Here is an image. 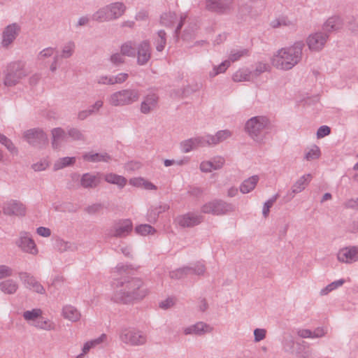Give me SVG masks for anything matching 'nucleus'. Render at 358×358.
Here are the masks:
<instances>
[{
    "label": "nucleus",
    "mask_w": 358,
    "mask_h": 358,
    "mask_svg": "<svg viewBox=\"0 0 358 358\" xmlns=\"http://www.w3.org/2000/svg\"><path fill=\"white\" fill-rule=\"evenodd\" d=\"M344 280H338L336 281H334L331 282V284L328 285L326 287L322 289L320 292L321 295H326L330 292L336 289L338 287H341L343 285Z\"/></svg>",
    "instance_id": "nucleus-36"
},
{
    "label": "nucleus",
    "mask_w": 358,
    "mask_h": 358,
    "mask_svg": "<svg viewBox=\"0 0 358 358\" xmlns=\"http://www.w3.org/2000/svg\"><path fill=\"white\" fill-rule=\"evenodd\" d=\"M121 52L124 55H132L134 53V48L131 42L125 43L122 45Z\"/></svg>",
    "instance_id": "nucleus-44"
},
{
    "label": "nucleus",
    "mask_w": 358,
    "mask_h": 358,
    "mask_svg": "<svg viewBox=\"0 0 358 358\" xmlns=\"http://www.w3.org/2000/svg\"><path fill=\"white\" fill-rule=\"evenodd\" d=\"M148 292L141 279L131 278L121 282V287L116 293V300L122 303H132L144 299Z\"/></svg>",
    "instance_id": "nucleus-1"
},
{
    "label": "nucleus",
    "mask_w": 358,
    "mask_h": 358,
    "mask_svg": "<svg viewBox=\"0 0 358 358\" xmlns=\"http://www.w3.org/2000/svg\"><path fill=\"white\" fill-rule=\"evenodd\" d=\"M254 335L255 341L259 342L265 338L266 331L263 329H257L254 331Z\"/></svg>",
    "instance_id": "nucleus-48"
},
{
    "label": "nucleus",
    "mask_w": 358,
    "mask_h": 358,
    "mask_svg": "<svg viewBox=\"0 0 358 358\" xmlns=\"http://www.w3.org/2000/svg\"><path fill=\"white\" fill-rule=\"evenodd\" d=\"M75 159L73 157H64L55 164V169H59L73 164Z\"/></svg>",
    "instance_id": "nucleus-42"
},
{
    "label": "nucleus",
    "mask_w": 358,
    "mask_h": 358,
    "mask_svg": "<svg viewBox=\"0 0 358 358\" xmlns=\"http://www.w3.org/2000/svg\"><path fill=\"white\" fill-rule=\"evenodd\" d=\"M301 55L300 46L282 49L273 57L272 63L278 69H290L298 62Z\"/></svg>",
    "instance_id": "nucleus-2"
},
{
    "label": "nucleus",
    "mask_w": 358,
    "mask_h": 358,
    "mask_svg": "<svg viewBox=\"0 0 358 358\" xmlns=\"http://www.w3.org/2000/svg\"><path fill=\"white\" fill-rule=\"evenodd\" d=\"M127 78V75L126 73H120L115 78H110L109 79L105 78L104 80L102 81L103 84H115L118 83H122L126 80Z\"/></svg>",
    "instance_id": "nucleus-38"
},
{
    "label": "nucleus",
    "mask_w": 358,
    "mask_h": 358,
    "mask_svg": "<svg viewBox=\"0 0 358 358\" xmlns=\"http://www.w3.org/2000/svg\"><path fill=\"white\" fill-rule=\"evenodd\" d=\"M52 145L55 146L59 140H62L64 138V131L60 129H55L52 130Z\"/></svg>",
    "instance_id": "nucleus-41"
},
{
    "label": "nucleus",
    "mask_w": 358,
    "mask_h": 358,
    "mask_svg": "<svg viewBox=\"0 0 358 358\" xmlns=\"http://www.w3.org/2000/svg\"><path fill=\"white\" fill-rule=\"evenodd\" d=\"M20 31V27L16 23H13L6 26L2 32L1 45L3 48L10 46Z\"/></svg>",
    "instance_id": "nucleus-6"
},
{
    "label": "nucleus",
    "mask_w": 358,
    "mask_h": 358,
    "mask_svg": "<svg viewBox=\"0 0 358 358\" xmlns=\"http://www.w3.org/2000/svg\"><path fill=\"white\" fill-rule=\"evenodd\" d=\"M201 221L200 216L194 214H187L177 218L178 224L183 227H189L199 224Z\"/></svg>",
    "instance_id": "nucleus-14"
},
{
    "label": "nucleus",
    "mask_w": 358,
    "mask_h": 358,
    "mask_svg": "<svg viewBox=\"0 0 358 358\" xmlns=\"http://www.w3.org/2000/svg\"><path fill=\"white\" fill-rule=\"evenodd\" d=\"M330 134V128L327 126H322L319 128L317 132V137L322 138Z\"/></svg>",
    "instance_id": "nucleus-47"
},
{
    "label": "nucleus",
    "mask_w": 358,
    "mask_h": 358,
    "mask_svg": "<svg viewBox=\"0 0 358 358\" xmlns=\"http://www.w3.org/2000/svg\"><path fill=\"white\" fill-rule=\"evenodd\" d=\"M27 76V71L24 68L17 69L15 71L9 73L4 80L7 86H13L20 82V80Z\"/></svg>",
    "instance_id": "nucleus-13"
},
{
    "label": "nucleus",
    "mask_w": 358,
    "mask_h": 358,
    "mask_svg": "<svg viewBox=\"0 0 358 358\" xmlns=\"http://www.w3.org/2000/svg\"><path fill=\"white\" fill-rule=\"evenodd\" d=\"M324 334V331L323 329H318L315 332H311L308 329H301L299 331V335L303 338H313V337H320Z\"/></svg>",
    "instance_id": "nucleus-33"
},
{
    "label": "nucleus",
    "mask_w": 358,
    "mask_h": 358,
    "mask_svg": "<svg viewBox=\"0 0 358 358\" xmlns=\"http://www.w3.org/2000/svg\"><path fill=\"white\" fill-rule=\"evenodd\" d=\"M53 53L54 50L52 48H45L39 53L38 57L40 59H43L47 57L51 56Z\"/></svg>",
    "instance_id": "nucleus-53"
},
{
    "label": "nucleus",
    "mask_w": 358,
    "mask_h": 358,
    "mask_svg": "<svg viewBox=\"0 0 358 358\" xmlns=\"http://www.w3.org/2000/svg\"><path fill=\"white\" fill-rule=\"evenodd\" d=\"M338 28V20L336 18H330L325 24L327 31L337 29Z\"/></svg>",
    "instance_id": "nucleus-43"
},
{
    "label": "nucleus",
    "mask_w": 358,
    "mask_h": 358,
    "mask_svg": "<svg viewBox=\"0 0 358 358\" xmlns=\"http://www.w3.org/2000/svg\"><path fill=\"white\" fill-rule=\"evenodd\" d=\"M224 164L223 158L219 157L213 159V161H205L200 164V169L203 172H211L214 170L219 169L222 167Z\"/></svg>",
    "instance_id": "nucleus-15"
},
{
    "label": "nucleus",
    "mask_w": 358,
    "mask_h": 358,
    "mask_svg": "<svg viewBox=\"0 0 358 358\" xmlns=\"http://www.w3.org/2000/svg\"><path fill=\"white\" fill-rule=\"evenodd\" d=\"M165 34H166L165 32L163 31H160L158 33V36L161 38L160 39V43H159V44L157 47V49L159 51H162L164 49V45L166 44Z\"/></svg>",
    "instance_id": "nucleus-50"
},
{
    "label": "nucleus",
    "mask_w": 358,
    "mask_h": 358,
    "mask_svg": "<svg viewBox=\"0 0 358 358\" xmlns=\"http://www.w3.org/2000/svg\"><path fill=\"white\" fill-rule=\"evenodd\" d=\"M238 194V189L236 187H231L228 189L227 195L230 197L234 196Z\"/></svg>",
    "instance_id": "nucleus-59"
},
{
    "label": "nucleus",
    "mask_w": 358,
    "mask_h": 358,
    "mask_svg": "<svg viewBox=\"0 0 358 358\" xmlns=\"http://www.w3.org/2000/svg\"><path fill=\"white\" fill-rule=\"evenodd\" d=\"M173 304H174V301L173 299H167L165 301L161 302L160 307L162 308L166 309V308L171 307Z\"/></svg>",
    "instance_id": "nucleus-54"
},
{
    "label": "nucleus",
    "mask_w": 358,
    "mask_h": 358,
    "mask_svg": "<svg viewBox=\"0 0 358 358\" xmlns=\"http://www.w3.org/2000/svg\"><path fill=\"white\" fill-rule=\"evenodd\" d=\"M269 125V122L266 117H254L250 119L246 124L245 129L249 135L255 141L262 140L264 130Z\"/></svg>",
    "instance_id": "nucleus-3"
},
{
    "label": "nucleus",
    "mask_w": 358,
    "mask_h": 358,
    "mask_svg": "<svg viewBox=\"0 0 358 358\" xmlns=\"http://www.w3.org/2000/svg\"><path fill=\"white\" fill-rule=\"evenodd\" d=\"M346 206L351 208H355L358 210V199H350L347 201Z\"/></svg>",
    "instance_id": "nucleus-56"
},
{
    "label": "nucleus",
    "mask_w": 358,
    "mask_h": 358,
    "mask_svg": "<svg viewBox=\"0 0 358 358\" xmlns=\"http://www.w3.org/2000/svg\"><path fill=\"white\" fill-rule=\"evenodd\" d=\"M0 143L5 145V146L10 151H15V147L13 144L8 140L5 136L0 134Z\"/></svg>",
    "instance_id": "nucleus-46"
},
{
    "label": "nucleus",
    "mask_w": 358,
    "mask_h": 358,
    "mask_svg": "<svg viewBox=\"0 0 358 358\" xmlns=\"http://www.w3.org/2000/svg\"><path fill=\"white\" fill-rule=\"evenodd\" d=\"M47 166H48L47 163H41L40 164H35L33 167L35 171H42V170L45 169Z\"/></svg>",
    "instance_id": "nucleus-58"
},
{
    "label": "nucleus",
    "mask_w": 358,
    "mask_h": 358,
    "mask_svg": "<svg viewBox=\"0 0 358 358\" xmlns=\"http://www.w3.org/2000/svg\"><path fill=\"white\" fill-rule=\"evenodd\" d=\"M208 145L206 137L203 139L199 138H192L182 143V149L185 152H188L193 149Z\"/></svg>",
    "instance_id": "nucleus-17"
},
{
    "label": "nucleus",
    "mask_w": 358,
    "mask_h": 358,
    "mask_svg": "<svg viewBox=\"0 0 358 358\" xmlns=\"http://www.w3.org/2000/svg\"><path fill=\"white\" fill-rule=\"evenodd\" d=\"M174 164V163H173V161H171V160H169V159H166V160H165V162H164V165H165L166 166H171V165H172V164Z\"/></svg>",
    "instance_id": "nucleus-62"
},
{
    "label": "nucleus",
    "mask_w": 358,
    "mask_h": 358,
    "mask_svg": "<svg viewBox=\"0 0 358 358\" xmlns=\"http://www.w3.org/2000/svg\"><path fill=\"white\" fill-rule=\"evenodd\" d=\"M15 243L22 251L34 255L38 254L37 246L34 241L27 233H21Z\"/></svg>",
    "instance_id": "nucleus-8"
},
{
    "label": "nucleus",
    "mask_w": 358,
    "mask_h": 358,
    "mask_svg": "<svg viewBox=\"0 0 358 358\" xmlns=\"http://www.w3.org/2000/svg\"><path fill=\"white\" fill-rule=\"evenodd\" d=\"M259 178L257 176H252L244 180L240 187V190L243 194H247L255 189Z\"/></svg>",
    "instance_id": "nucleus-27"
},
{
    "label": "nucleus",
    "mask_w": 358,
    "mask_h": 358,
    "mask_svg": "<svg viewBox=\"0 0 358 358\" xmlns=\"http://www.w3.org/2000/svg\"><path fill=\"white\" fill-rule=\"evenodd\" d=\"M111 60L114 63H120L122 62V57L118 54L113 55L111 57Z\"/></svg>",
    "instance_id": "nucleus-60"
},
{
    "label": "nucleus",
    "mask_w": 358,
    "mask_h": 358,
    "mask_svg": "<svg viewBox=\"0 0 358 358\" xmlns=\"http://www.w3.org/2000/svg\"><path fill=\"white\" fill-rule=\"evenodd\" d=\"M3 212L7 215H24L26 208L22 203L16 201H10L4 205Z\"/></svg>",
    "instance_id": "nucleus-12"
},
{
    "label": "nucleus",
    "mask_w": 358,
    "mask_h": 358,
    "mask_svg": "<svg viewBox=\"0 0 358 358\" xmlns=\"http://www.w3.org/2000/svg\"><path fill=\"white\" fill-rule=\"evenodd\" d=\"M120 340L128 345H138L145 343V336L141 332L134 329H123L120 336Z\"/></svg>",
    "instance_id": "nucleus-5"
},
{
    "label": "nucleus",
    "mask_w": 358,
    "mask_h": 358,
    "mask_svg": "<svg viewBox=\"0 0 358 358\" xmlns=\"http://www.w3.org/2000/svg\"><path fill=\"white\" fill-rule=\"evenodd\" d=\"M106 336L105 334H102L99 338L85 343L83 348V353L78 355L76 358H82L85 354H87L90 350V349L106 341Z\"/></svg>",
    "instance_id": "nucleus-22"
},
{
    "label": "nucleus",
    "mask_w": 358,
    "mask_h": 358,
    "mask_svg": "<svg viewBox=\"0 0 358 358\" xmlns=\"http://www.w3.org/2000/svg\"><path fill=\"white\" fill-rule=\"evenodd\" d=\"M74 45L72 43H69L62 51V57H68L71 55L73 51Z\"/></svg>",
    "instance_id": "nucleus-52"
},
{
    "label": "nucleus",
    "mask_w": 358,
    "mask_h": 358,
    "mask_svg": "<svg viewBox=\"0 0 358 358\" xmlns=\"http://www.w3.org/2000/svg\"><path fill=\"white\" fill-rule=\"evenodd\" d=\"M99 182V178L95 176L85 174L81 179V185L85 187L96 186Z\"/></svg>",
    "instance_id": "nucleus-31"
},
{
    "label": "nucleus",
    "mask_w": 358,
    "mask_h": 358,
    "mask_svg": "<svg viewBox=\"0 0 358 358\" xmlns=\"http://www.w3.org/2000/svg\"><path fill=\"white\" fill-rule=\"evenodd\" d=\"M231 136V133L229 131H220L216 134L215 136H206V138L207 141V144L215 145L227 138H228Z\"/></svg>",
    "instance_id": "nucleus-24"
},
{
    "label": "nucleus",
    "mask_w": 358,
    "mask_h": 358,
    "mask_svg": "<svg viewBox=\"0 0 358 358\" xmlns=\"http://www.w3.org/2000/svg\"><path fill=\"white\" fill-rule=\"evenodd\" d=\"M312 180L310 174H306L299 178L292 186V191L294 193H299L303 191Z\"/></svg>",
    "instance_id": "nucleus-21"
},
{
    "label": "nucleus",
    "mask_w": 358,
    "mask_h": 358,
    "mask_svg": "<svg viewBox=\"0 0 358 358\" xmlns=\"http://www.w3.org/2000/svg\"><path fill=\"white\" fill-rule=\"evenodd\" d=\"M210 327L202 322H199L192 327L186 328L185 329V333L186 334H194L197 335H201L203 334L210 332Z\"/></svg>",
    "instance_id": "nucleus-19"
},
{
    "label": "nucleus",
    "mask_w": 358,
    "mask_h": 358,
    "mask_svg": "<svg viewBox=\"0 0 358 358\" xmlns=\"http://www.w3.org/2000/svg\"><path fill=\"white\" fill-rule=\"evenodd\" d=\"M20 278L22 280L27 282V286L29 289L40 294L44 292L43 287L38 282H37L33 276H31L29 274L27 273H22L20 274Z\"/></svg>",
    "instance_id": "nucleus-16"
},
{
    "label": "nucleus",
    "mask_w": 358,
    "mask_h": 358,
    "mask_svg": "<svg viewBox=\"0 0 358 358\" xmlns=\"http://www.w3.org/2000/svg\"><path fill=\"white\" fill-rule=\"evenodd\" d=\"M35 326L46 330H50L54 328V324L48 319H45L43 317H40L35 323Z\"/></svg>",
    "instance_id": "nucleus-34"
},
{
    "label": "nucleus",
    "mask_w": 358,
    "mask_h": 358,
    "mask_svg": "<svg viewBox=\"0 0 358 358\" xmlns=\"http://www.w3.org/2000/svg\"><path fill=\"white\" fill-rule=\"evenodd\" d=\"M25 138L30 143L38 141H44L46 138L42 131L38 129H30L25 133Z\"/></svg>",
    "instance_id": "nucleus-20"
},
{
    "label": "nucleus",
    "mask_w": 358,
    "mask_h": 358,
    "mask_svg": "<svg viewBox=\"0 0 358 358\" xmlns=\"http://www.w3.org/2000/svg\"><path fill=\"white\" fill-rule=\"evenodd\" d=\"M41 311L39 309H34L31 311H26L24 313V317L27 320H32L34 324L41 317Z\"/></svg>",
    "instance_id": "nucleus-35"
},
{
    "label": "nucleus",
    "mask_w": 358,
    "mask_h": 358,
    "mask_svg": "<svg viewBox=\"0 0 358 358\" xmlns=\"http://www.w3.org/2000/svg\"><path fill=\"white\" fill-rule=\"evenodd\" d=\"M230 62L229 61H224L218 66L213 69V71L210 73L211 76H215L219 73H224L227 69L229 66Z\"/></svg>",
    "instance_id": "nucleus-40"
},
{
    "label": "nucleus",
    "mask_w": 358,
    "mask_h": 358,
    "mask_svg": "<svg viewBox=\"0 0 358 358\" xmlns=\"http://www.w3.org/2000/svg\"><path fill=\"white\" fill-rule=\"evenodd\" d=\"M273 205L272 201H268L265 203L264 208H263V214L265 217H267L269 213L270 208Z\"/></svg>",
    "instance_id": "nucleus-55"
},
{
    "label": "nucleus",
    "mask_w": 358,
    "mask_h": 358,
    "mask_svg": "<svg viewBox=\"0 0 358 358\" xmlns=\"http://www.w3.org/2000/svg\"><path fill=\"white\" fill-rule=\"evenodd\" d=\"M88 22V19L87 17H81L80 20H79V24L80 25H84L85 24H87V22Z\"/></svg>",
    "instance_id": "nucleus-61"
},
{
    "label": "nucleus",
    "mask_w": 358,
    "mask_h": 358,
    "mask_svg": "<svg viewBox=\"0 0 358 358\" xmlns=\"http://www.w3.org/2000/svg\"><path fill=\"white\" fill-rule=\"evenodd\" d=\"M62 316L71 322H78L81 318V313L72 305H66L62 309Z\"/></svg>",
    "instance_id": "nucleus-11"
},
{
    "label": "nucleus",
    "mask_w": 358,
    "mask_h": 358,
    "mask_svg": "<svg viewBox=\"0 0 358 358\" xmlns=\"http://www.w3.org/2000/svg\"><path fill=\"white\" fill-rule=\"evenodd\" d=\"M17 283L13 280H7L0 283V288L2 292L6 294H13L17 289Z\"/></svg>",
    "instance_id": "nucleus-29"
},
{
    "label": "nucleus",
    "mask_w": 358,
    "mask_h": 358,
    "mask_svg": "<svg viewBox=\"0 0 358 358\" xmlns=\"http://www.w3.org/2000/svg\"><path fill=\"white\" fill-rule=\"evenodd\" d=\"M131 222L129 220H123L115 227V235L117 236L126 235L131 231Z\"/></svg>",
    "instance_id": "nucleus-26"
},
{
    "label": "nucleus",
    "mask_w": 358,
    "mask_h": 358,
    "mask_svg": "<svg viewBox=\"0 0 358 358\" xmlns=\"http://www.w3.org/2000/svg\"><path fill=\"white\" fill-rule=\"evenodd\" d=\"M129 184L145 189H155L156 187L150 182L142 178H134L129 180Z\"/></svg>",
    "instance_id": "nucleus-28"
},
{
    "label": "nucleus",
    "mask_w": 358,
    "mask_h": 358,
    "mask_svg": "<svg viewBox=\"0 0 358 358\" xmlns=\"http://www.w3.org/2000/svg\"><path fill=\"white\" fill-rule=\"evenodd\" d=\"M105 179L108 182L115 184L120 187H124L127 183V180L124 177L113 173L107 174Z\"/></svg>",
    "instance_id": "nucleus-30"
},
{
    "label": "nucleus",
    "mask_w": 358,
    "mask_h": 358,
    "mask_svg": "<svg viewBox=\"0 0 358 358\" xmlns=\"http://www.w3.org/2000/svg\"><path fill=\"white\" fill-rule=\"evenodd\" d=\"M138 94L133 90H124L113 94L110 99V103L114 106H121L131 103L138 100Z\"/></svg>",
    "instance_id": "nucleus-4"
},
{
    "label": "nucleus",
    "mask_w": 358,
    "mask_h": 358,
    "mask_svg": "<svg viewBox=\"0 0 358 358\" xmlns=\"http://www.w3.org/2000/svg\"><path fill=\"white\" fill-rule=\"evenodd\" d=\"M85 159L92 162L108 161L109 157L107 155L87 154L85 155Z\"/></svg>",
    "instance_id": "nucleus-39"
},
{
    "label": "nucleus",
    "mask_w": 358,
    "mask_h": 358,
    "mask_svg": "<svg viewBox=\"0 0 358 358\" xmlns=\"http://www.w3.org/2000/svg\"><path fill=\"white\" fill-rule=\"evenodd\" d=\"M202 210L206 213H213L216 215H220L224 213V205L220 202L208 203L203 206Z\"/></svg>",
    "instance_id": "nucleus-23"
},
{
    "label": "nucleus",
    "mask_w": 358,
    "mask_h": 358,
    "mask_svg": "<svg viewBox=\"0 0 358 358\" xmlns=\"http://www.w3.org/2000/svg\"><path fill=\"white\" fill-rule=\"evenodd\" d=\"M320 155L319 147L314 145L306 153V159L308 161L317 159L320 157Z\"/></svg>",
    "instance_id": "nucleus-37"
},
{
    "label": "nucleus",
    "mask_w": 358,
    "mask_h": 358,
    "mask_svg": "<svg viewBox=\"0 0 358 358\" xmlns=\"http://www.w3.org/2000/svg\"><path fill=\"white\" fill-rule=\"evenodd\" d=\"M36 233L42 237H49L51 235L50 229L43 227L37 228Z\"/></svg>",
    "instance_id": "nucleus-49"
},
{
    "label": "nucleus",
    "mask_w": 358,
    "mask_h": 358,
    "mask_svg": "<svg viewBox=\"0 0 358 358\" xmlns=\"http://www.w3.org/2000/svg\"><path fill=\"white\" fill-rule=\"evenodd\" d=\"M338 259L343 263H352L358 260V249L355 247L341 249L338 253Z\"/></svg>",
    "instance_id": "nucleus-9"
},
{
    "label": "nucleus",
    "mask_w": 358,
    "mask_h": 358,
    "mask_svg": "<svg viewBox=\"0 0 358 358\" xmlns=\"http://www.w3.org/2000/svg\"><path fill=\"white\" fill-rule=\"evenodd\" d=\"M102 10H105L106 13H101V16L106 17V16H107L109 14L108 7L103 8Z\"/></svg>",
    "instance_id": "nucleus-63"
},
{
    "label": "nucleus",
    "mask_w": 358,
    "mask_h": 358,
    "mask_svg": "<svg viewBox=\"0 0 358 358\" xmlns=\"http://www.w3.org/2000/svg\"><path fill=\"white\" fill-rule=\"evenodd\" d=\"M327 36L321 33H315L309 36L307 40V43L309 48L314 51L321 50L327 41Z\"/></svg>",
    "instance_id": "nucleus-10"
},
{
    "label": "nucleus",
    "mask_w": 358,
    "mask_h": 358,
    "mask_svg": "<svg viewBox=\"0 0 358 358\" xmlns=\"http://www.w3.org/2000/svg\"><path fill=\"white\" fill-rule=\"evenodd\" d=\"M135 230L137 234L142 236L154 234L155 233V229L149 224H141L137 226Z\"/></svg>",
    "instance_id": "nucleus-32"
},
{
    "label": "nucleus",
    "mask_w": 358,
    "mask_h": 358,
    "mask_svg": "<svg viewBox=\"0 0 358 358\" xmlns=\"http://www.w3.org/2000/svg\"><path fill=\"white\" fill-rule=\"evenodd\" d=\"M109 14L106 16H101V14L106 13L105 10H99L94 15V18L98 21H106L109 20L115 19L121 16L124 10L125 6L122 3H115L108 7Z\"/></svg>",
    "instance_id": "nucleus-7"
},
{
    "label": "nucleus",
    "mask_w": 358,
    "mask_h": 358,
    "mask_svg": "<svg viewBox=\"0 0 358 358\" xmlns=\"http://www.w3.org/2000/svg\"><path fill=\"white\" fill-rule=\"evenodd\" d=\"M157 104V97L155 94L146 96L141 103V110L146 114L154 110Z\"/></svg>",
    "instance_id": "nucleus-18"
},
{
    "label": "nucleus",
    "mask_w": 358,
    "mask_h": 358,
    "mask_svg": "<svg viewBox=\"0 0 358 358\" xmlns=\"http://www.w3.org/2000/svg\"><path fill=\"white\" fill-rule=\"evenodd\" d=\"M233 79L234 81L241 82V81L246 80V76H243L241 71H237L233 76Z\"/></svg>",
    "instance_id": "nucleus-57"
},
{
    "label": "nucleus",
    "mask_w": 358,
    "mask_h": 358,
    "mask_svg": "<svg viewBox=\"0 0 358 358\" xmlns=\"http://www.w3.org/2000/svg\"><path fill=\"white\" fill-rule=\"evenodd\" d=\"M12 273L13 271L10 267L6 265L0 266V279L10 276Z\"/></svg>",
    "instance_id": "nucleus-45"
},
{
    "label": "nucleus",
    "mask_w": 358,
    "mask_h": 358,
    "mask_svg": "<svg viewBox=\"0 0 358 358\" xmlns=\"http://www.w3.org/2000/svg\"><path fill=\"white\" fill-rule=\"evenodd\" d=\"M102 106V101H97L96 103H95V106L94 107H96V110H98L99 108H101Z\"/></svg>",
    "instance_id": "nucleus-64"
},
{
    "label": "nucleus",
    "mask_w": 358,
    "mask_h": 358,
    "mask_svg": "<svg viewBox=\"0 0 358 358\" xmlns=\"http://www.w3.org/2000/svg\"><path fill=\"white\" fill-rule=\"evenodd\" d=\"M246 54L245 51H235L232 52L229 56V59L234 62L237 61L240 57Z\"/></svg>",
    "instance_id": "nucleus-51"
},
{
    "label": "nucleus",
    "mask_w": 358,
    "mask_h": 358,
    "mask_svg": "<svg viewBox=\"0 0 358 358\" xmlns=\"http://www.w3.org/2000/svg\"><path fill=\"white\" fill-rule=\"evenodd\" d=\"M150 49L148 43L141 44L138 50V62L141 64H145L150 59Z\"/></svg>",
    "instance_id": "nucleus-25"
}]
</instances>
